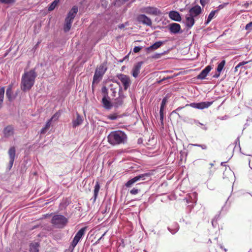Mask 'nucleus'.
Segmentation results:
<instances>
[{
	"label": "nucleus",
	"mask_w": 252,
	"mask_h": 252,
	"mask_svg": "<svg viewBox=\"0 0 252 252\" xmlns=\"http://www.w3.org/2000/svg\"><path fill=\"white\" fill-rule=\"evenodd\" d=\"M86 228V227H83L77 232L69 247L70 250L72 251L74 250L78 243L84 235Z\"/></svg>",
	"instance_id": "nucleus-5"
},
{
	"label": "nucleus",
	"mask_w": 252,
	"mask_h": 252,
	"mask_svg": "<svg viewBox=\"0 0 252 252\" xmlns=\"http://www.w3.org/2000/svg\"><path fill=\"white\" fill-rule=\"evenodd\" d=\"M83 122L82 117L78 113L76 114V118L72 120V126L76 127L82 124Z\"/></svg>",
	"instance_id": "nucleus-23"
},
{
	"label": "nucleus",
	"mask_w": 252,
	"mask_h": 252,
	"mask_svg": "<svg viewBox=\"0 0 252 252\" xmlns=\"http://www.w3.org/2000/svg\"><path fill=\"white\" fill-rule=\"evenodd\" d=\"M68 222L67 219L61 215H54L51 220L53 225L57 228H63L66 226Z\"/></svg>",
	"instance_id": "nucleus-3"
},
{
	"label": "nucleus",
	"mask_w": 252,
	"mask_h": 252,
	"mask_svg": "<svg viewBox=\"0 0 252 252\" xmlns=\"http://www.w3.org/2000/svg\"><path fill=\"white\" fill-rule=\"evenodd\" d=\"M77 12H78V8L77 6H74L69 11V12L67 14V17L73 20L74 18H75Z\"/></svg>",
	"instance_id": "nucleus-24"
},
{
	"label": "nucleus",
	"mask_w": 252,
	"mask_h": 252,
	"mask_svg": "<svg viewBox=\"0 0 252 252\" xmlns=\"http://www.w3.org/2000/svg\"><path fill=\"white\" fill-rule=\"evenodd\" d=\"M212 102L206 101V102H193L189 104H187L186 106H190L192 108L198 109H203L205 108H207L209 107L212 104Z\"/></svg>",
	"instance_id": "nucleus-8"
},
{
	"label": "nucleus",
	"mask_w": 252,
	"mask_h": 252,
	"mask_svg": "<svg viewBox=\"0 0 252 252\" xmlns=\"http://www.w3.org/2000/svg\"><path fill=\"white\" fill-rule=\"evenodd\" d=\"M252 61H248V62H240L237 65H236L235 67V72H236L238 71V68L241 67V66H242L244 65H245L246 64L250 63V62H251Z\"/></svg>",
	"instance_id": "nucleus-34"
},
{
	"label": "nucleus",
	"mask_w": 252,
	"mask_h": 252,
	"mask_svg": "<svg viewBox=\"0 0 252 252\" xmlns=\"http://www.w3.org/2000/svg\"><path fill=\"white\" fill-rule=\"evenodd\" d=\"M169 29L170 32L172 33H178L181 31V26L177 23H172L169 25Z\"/></svg>",
	"instance_id": "nucleus-17"
},
{
	"label": "nucleus",
	"mask_w": 252,
	"mask_h": 252,
	"mask_svg": "<svg viewBox=\"0 0 252 252\" xmlns=\"http://www.w3.org/2000/svg\"><path fill=\"white\" fill-rule=\"evenodd\" d=\"M193 16L189 14L186 16V24L187 27L190 28L194 24Z\"/></svg>",
	"instance_id": "nucleus-21"
},
{
	"label": "nucleus",
	"mask_w": 252,
	"mask_h": 252,
	"mask_svg": "<svg viewBox=\"0 0 252 252\" xmlns=\"http://www.w3.org/2000/svg\"><path fill=\"white\" fill-rule=\"evenodd\" d=\"M140 191V189H137V188H133L130 191V193L131 194H133V195H135V194H137Z\"/></svg>",
	"instance_id": "nucleus-38"
},
{
	"label": "nucleus",
	"mask_w": 252,
	"mask_h": 252,
	"mask_svg": "<svg viewBox=\"0 0 252 252\" xmlns=\"http://www.w3.org/2000/svg\"><path fill=\"white\" fill-rule=\"evenodd\" d=\"M102 103L103 107L106 109H110L112 107V103L110 101V98L106 94L104 95L102 99Z\"/></svg>",
	"instance_id": "nucleus-16"
},
{
	"label": "nucleus",
	"mask_w": 252,
	"mask_h": 252,
	"mask_svg": "<svg viewBox=\"0 0 252 252\" xmlns=\"http://www.w3.org/2000/svg\"><path fill=\"white\" fill-rule=\"evenodd\" d=\"M122 90V88L120 87V90Z\"/></svg>",
	"instance_id": "nucleus-58"
},
{
	"label": "nucleus",
	"mask_w": 252,
	"mask_h": 252,
	"mask_svg": "<svg viewBox=\"0 0 252 252\" xmlns=\"http://www.w3.org/2000/svg\"><path fill=\"white\" fill-rule=\"evenodd\" d=\"M137 20L139 23L150 26L152 22L151 19L144 14H140L137 17Z\"/></svg>",
	"instance_id": "nucleus-10"
},
{
	"label": "nucleus",
	"mask_w": 252,
	"mask_h": 252,
	"mask_svg": "<svg viewBox=\"0 0 252 252\" xmlns=\"http://www.w3.org/2000/svg\"><path fill=\"white\" fill-rule=\"evenodd\" d=\"M194 124L196 125L203 126V127H202V129H204V130H206L207 129V128H208L207 126H205L203 125V124L199 122L197 120H194Z\"/></svg>",
	"instance_id": "nucleus-39"
},
{
	"label": "nucleus",
	"mask_w": 252,
	"mask_h": 252,
	"mask_svg": "<svg viewBox=\"0 0 252 252\" xmlns=\"http://www.w3.org/2000/svg\"><path fill=\"white\" fill-rule=\"evenodd\" d=\"M163 111H164V109H163L162 108H160V111H159L160 120V121H161V123L162 124H163V118H164Z\"/></svg>",
	"instance_id": "nucleus-37"
},
{
	"label": "nucleus",
	"mask_w": 252,
	"mask_h": 252,
	"mask_svg": "<svg viewBox=\"0 0 252 252\" xmlns=\"http://www.w3.org/2000/svg\"><path fill=\"white\" fill-rule=\"evenodd\" d=\"M58 114L56 113L55 114H54L53 115V116L50 120H48V121L46 123L45 126L41 129L40 133L41 134H45L47 132V131L49 129V128L50 127L51 121L54 119H58Z\"/></svg>",
	"instance_id": "nucleus-13"
},
{
	"label": "nucleus",
	"mask_w": 252,
	"mask_h": 252,
	"mask_svg": "<svg viewBox=\"0 0 252 252\" xmlns=\"http://www.w3.org/2000/svg\"><path fill=\"white\" fill-rule=\"evenodd\" d=\"M197 199V193L196 192H193L188 194V196L184 199L186 203H196Z\"/></svg>",
	"instance_id": "nucleus-12"
},
{
	"label": "nucleus",
	"mask_w": 252,
	"mask_h": 252,
	"mask_svg": "<svg viewBox=\"0 0 252 252\" xmlns=\"http://www.w3.org/2000/svg\"><path fill=\"white\" fill-rule=\"evenodd\" d=\"M169 17L172 20L177 22H180L182 20L180 14L176 11H170L169 13Z\"/></svg>",
	"instance_id": "nucleus-20"
},
{
	"label": "nucleus",
	"mask_w": 252,
	"mask_h": 252,
	"mask_svg": "<svg viewBox=\"0 0 252 252\" xmlns=\"http://www.w3.org/2000/svg\"><path fill=\"white\" fill-rule=\"evenodd\" d=\"M16 150L14 147H11L8 150V154L10 160L9 162V169H10L13 164L15 157Z\"/></svg>",
	"instance_id": "nucleus-11"
},
{
	"label": "nucleus",
	"mask_w": 252,
	"mask_h": 252,
	"mask_svg": "<svg viewBox=\"0 0 252 252\" xmlns=\"http://www.w3.org/2000/svg\"><path fill=\"white\" fill-rule=\"evenodd\" d=\"M108 142L113 146L124 144L127 142L126 134L122 130L111 132L107 136Z\"/></svg>",
	"instance_id": "nucleus-2"
},
{
	"label": "nucleus",
	"mask_w": 252,
	"mask_h": 252,
	"mask_svg": "<svg viewBox=\"0 0 252 252\" xmlns=\"http://www.w3.org/2000/svg\"><path fill=\"white\" fill-rule=\"evenodd\" d=\"M102 92L104 94V95L106 94L107 95H107V89H106V88L105 87H103L102 88Z\"/></svg>",
	"instance_id": "nucleus-47"
},
{
	"label": "nucleus",
	"mask_w": 252,
	"mask_h": 252,
	"mask_svg": "<svg viewBox=\"0 0 252 252\" xmlns=\"http://www.w3.org/2000/svg\"><path fill=\"white\" fill-rule=\"evenodd\" d=\"M167 101V98L166 97L163 98V99L162 100V102H161V104L160 108H162V109H164V106H165Z\"/></svg>",
	"instance_id": "nucleus-40"
},
{
	"label": "nucleus",
	"mask_w": 252,
	"mask_h": 252,
	"mask_svg": "<svg viewBox=\"0 0 252 252\" xmlns=\"http://www.w3.org/2000/svg\"><path fill=\"white\" fill-rule=\"evenodd\" d=\"M100 189V186L98 182H96L94 187V201H95Z\"/></svg>",
	"instance_id": "nucleus-27"
},
{
	"label": "nucleus",
	"mask_w": 252,
	"mask_h": 252,
	"mask_svg": "<svg viewBox=\"0 0 252 252\" xmlns=\"http://www.w3.org/2000/svg\"><path fill=\"white\" fill-rule=\"evenodd\" d=\"M249 166L251 169H252V166L251 165L250 163H249Z\"/></svg>",
	"instance_id": "nucleus-54"
},
{
	"label": "nucleus",
	"mask_w": 252,
	"mask_h": 252,
	"mask_svg": "<svg viewBox=\"0 0 252 252\" xmlns=\"http://www.w3.org/2000/svg\"><path fill=\"white\" fill-rule=\"evenodd\" d=\"M140 11L142 13L154 15H158L160 13V11L157 8L152 6L142 7Z\"/></svg>",
	"instance_id": "nucleus-7"
},
{
	"label": "nucleus",
	"mask_w": 252,
	"mask_h": 252,
	"mask_svg": "<svg viewBox=\"0 0 252 252\" xmlns=\"http://www.w3.org/2000/svg\"><path fill=\"white\" fill-rule=\"evenodd\" d=\"M190 145H192L193 146H196V147H199V146H200V144H191Z\"/></svg>",
	"instance_id": "nucleus-52"
},
{
	"label": "nucleus",
	"mask_w": 252,
	"mask_h": 252,
	"mask_svg": "<svg viewBox=\"0 0 252 252\" xmlns=\"http://www.w3.org/2000/svg\"><path fill=\"white\" fill-rule=\"evenodd\" d=\"M199 147H201L202 149L203 150H205V149H207V146L206 145H204V144H203V145H200V146H199Z\"/></svg>",
	"instance_id": "nucleus-48"
},
{
	"label": "nucleus",
	"mask_w": 252,
	"mask_h": 252,
	"mask_svg": "<svg viewBox=\"0 0 252 252\" xmlns=\"http://www.w3.org/2000/svg\"><path fill=\"white\" fill-rule=\"evenodd\" d=\"M164 54V53H160V54H156L153 56V58L155 59H158L160 57V56Z\"/></svg>",
	"instance_id": "nucleus-45"
},
{
	"label": "nucleus",
	"mask_w": 252,
	"mask_h": 252,
	"mask_svg": "<svg viewBox=\"0 0 252 252\" xmlns=\"http://www.w3.org/2000/svg\"><path fill=\"white\" fill-rule=\"evenodd\" d=\"M115 83H117V84H118L119 85H120V84H119V83H118L117 81H115ZM119 86H120V85H119Z\"/></svg>",
	"instance_id": "nucleus-56"
},
{
	"label": "nucleus",
	"mask_w": 252,
	"mask_h": 252,
	"mask_svg": "<svg viewBox=\"0 0 252 252\" xmlns=\"http://www.w3.org/2000/svg\"><path fill=\"white\" fill-rule=\"evenodd\" d=\"M220 72H218V73H216L214 75V77L218 78L220 76Z\"/></svg>",
	"instance_id": "nucleus-50"
},
{
	"label": "nucleus",
	"mask_w": 252,
	"mask_h": 252,
	"mask_svg": "<svg viewBox=\"0 0 252 252\" xmlns=\"http://www.w3.org/2000/svg\"><path fill=\"white\" fill-rule=\"evenodd\" d=\"M39 245L37 243H32L30 245L31 252H38Z\"/></svg>",
	"instance_id": "nucleus-28"
},
{
	"label": "nucleus",
	"mask_w": 252,
	"mask_h": 252,
	"mask_svg": "<svg viewBox=\"0 0 252 252\" xmlns=\"http://www.w3.org/2000/svg\"><path fill=\"white\" fill-rule=\"evenodd\" d=\"M142 49V47H139V46H135L134 48H133V52L134 53H138L139 52L140 50Z\"/></svg>",
	"instance_id": "nucleus-43"
},
{
	"label": "nucleus",
	"mask_w": 252,
	"mask_h": 252,
	"mask_svg": "<svg viewBox=\"0 0 252 252\" xmlns=\"http://www.w3.org/2000/svg\"><path fill=\"white\" fill-rule=\"evenodd\" d=\"M12 85H10L8 86L6 92V95L8 98L9 100H11L13 99L14 97L12 96Z\"/></svg>",
	"instance_id": "nucleus-26"
},
{
	"label": "nucleus",
	"mask_w": 252,
	"mask_h": 252,
	"mask_svg": "<svg viewBox=\"0 0 252 252\" xmlns=\"http://www.w3.org/2000/svg\"><path fill=\"white\" fill-rule=\"evenodd\" d=\"M60 0H54L48 7L49 11L53 10L59 3Z\"/></svg>",
	"instance_id": "nucleus-29"
},
{
	"label": "nucleus",
	"mask_w": 252,
	"mask_h": 252,
	"mask_svg": "<svg viewBox=\"0 0 252 252\" xmlns=\"http://www.w3.org/2000/svg\"><path fill=\"white\" fill-rule=\"evenodd\" d=\"M4 92V87L0 88V108L1 107V105L3 101Z\"/></svg>",
	"instance_id": "nucleus-30"
},
{
	"label": "nucleus",
	"mask_w": 252,
	"mask_h": 252,
	"mask_svg": "<svg viewBox=\"0 0 252 252\" xmlns=\"http://www.w3.org/2000/svg\"><path fill=\"white\" fill-rule=\"evenodd\" d=\"M108 118L111 120H115L117 119V116L116 114H111L108 116Z\"/></svg>",
	"instance_id": "nucleus-42"
},
{
	"label": "nucleus",
	"mask_w": 252,
	"mask_h": 252,
	"mask_svg": "<svg viewBox=\"0 0 252 252\" xmlns=\"http://www.w3.org/2000/svg\"><path fill=\"white\" fill-rule=\"evenodd\" d=\"M225 163V162H221V165H224V164Z\"/></svg>",
	"instance_id": "nucleus-55"
},
{
	"label": "nucleus",
	"mask_w": 252,
	"mask_h": 252,
	"mask_svg": "<svg viewBox=\"0 0 252 252\" xmlns=\"http://www.w3.org/2000/svg\"><path fill=\"white\" fill-rule=\"evenodd\" d=\"M211 69L212 67L210 65L207 66L197 76V78L201 80L205 79L207 74L211 71Z\"/></svg>",
	"instance_id": "nucleus-15"
},
{
	"label": "nucleus",
	"mask_w": 252,
	"mask_h": 252,
	"mask_svg": "<svg viewBox=\"0 0 252 252\" xmlns=\"http://www.w3.org/2000/svg\"><path fill=\"white\" fill-rule=\"evenodd\" d=\"M125 27V25L124 24L119 25V28L121 29L124 28Z\"/></svg>",
	"instance_id": "nucleus-49"
},
{
	"label": "nucleus",
	"mask_w": 252,
	"mask_h": 252,
	"mask_svg": "<svg viewBox=\"0 0 252 252\" xmlns=\"http://www.w3.org/2000/svg\"><path fill=\"white\" fill-rule=\"evenodd\" d=\"M117 76L123 85L124 89L125 90H127L131 84V81L129 77L123 74H118Z\"/></svg>",
	"instance_id": "nucleus-6"
},
{
	"label": "nucleus",
	"mask_w": 252,
	"mask_h": 252,
	"mask_svg": "<svg viewBox=\"0 0 252 252\" xmlns=\"http://www.w3.org/2000/svg\"><path fill=\"white\" fill-rule=\"evenodd\" d=\"M217 11V10H214V11H212L210 12V13L209 14V15L208 17L207 21L206 22L207 24H208L212 20V19L214 18V17L215 15V13Z\"/></svg>",
	"instance_id": "nucleus-32"
},
{
	"label": "nucleus",
	"mask_w": 252,
	"mask_h": 252,
	"mask_svg": "<svg viewBox=\"0 0 252 252\" xmlns=\"http://www.w3.org/2000/svg\"><path fill=\"white\" fill-rule=\"evenodd\" d=\"M72 24L65 23L63 27L64 31L66 32H68L71 27Z\"/></svg>",
	"instance_id": "nucleus-36"
},
{
	"label": "nucleus",
	"mask_w": 252,
	"mask_h": 252,
	"mask_svg": "<svg viewBox=\"0 0 252 252\" xmlns=\"http://www.w3.org/2000/svg\"><path fill=\"white\" fill-rule=\"evenodd\" d=\"M223 7V5H220L219 6H218V8L219 9H220L221 8H222Z\"/></svg>",
	"instance_id": "nucleus-53"
},
{
	"label": "nucleus",
	"mask_w": 252,
	"mask_h": 252,
	"mask_svg": "<svg viewBox=\"0 0 252 252\" xmlns=\"http://www.w3.org/2000/svg\"><path fill=\"white\" fill-rule=\"evenodd\" d=\"M72 22H73V19H70V18L66 16V17L65 19V23L72 24Z\"/></svg>",
	"instance_id": "nucleus-44"
},
{
	"label": "nucleus",
	"mask_w": 252,
	"mask_h": 252,
	"mask_svg": "<svg viewBox=\"0 0 252 252\" xmlns=\"http://www.w3.org/2000/svg\"><path fill=\"white\" fill-rule=\"evenodd\" d=\"M124 96H120L119 97L117 98L116 100H115V106L118 107H119V106L121 105L123 103V98H124Z\"/></svg>",
	"instance_id": "nucleus-31"
},
{
	"label": "nucleus",
	"mask_w": 252,
	"mask_h": 252,
	"mask_svg": "<svg viewBox=\"0 0 252 252\" xmlns=\"http://www.w3.org/2000/svg\"><path fill=\"white\" fill-rule=\"evenodd\" d=\"M142 64V62H139L134 65L132 70V75L134 77L136 78L138 76Z\"/></svg>",
	"instance_id": "nucleus-14"
},
{
	"label": "nucleus",
	"mask_w": 252,
	"mask_h": 252,
	"mask_svg": "<svg viewBox=\"0 0 252 252\" xmlns=\"http://www.w3.org/2000/svg\"><path fill=\"white\" fill-rule=\"evenodd\" d=\"M106 232H105L102 236L101 237L97 240V241L96 242H98L105 235Z\"/></svg>",
	"instance_id": "nucleus-51"
},
{
	"label": "nucleus",
	"mask_w": 252,
	"mask_h": 252,
	"mask_svg": "<svg viewBox=\"0 0 252 252\" xmlns=\"http://www.w3.org/2000/svg\"><path fill=\"white\" fill-rule=\"evenodd\" d=\"M245 29L246 30L251 31L252 30V21L246 25Z\"/></svg>",
	"instance_id": "nucleus-41"
},
{
	"label": "nucleus",
	"mask_w": 252,
	"mask_h": 252,
	"mask_svg": "<svg viewBox=\"0 0 252 252\" xmlns=\"http://www.w3.org/2000/svg\"><path fill=\"white\" fill-rule=\"evenodd\" d=\"M189 12L192 16L196 17L201 13V8L200 6L195 5L189 9Z\"/></svg>",
	"instance_id": "nucleus-18"
},
{
	"label": "nucleus",
	"mask_w": 252,
	"mask_h": 252,
	"mask_svg": "<svg viewBox=\"0 0 252 252\" xmlns=\"http://www.w3.org/2000/svg\"><path fill=\"white\" fill-rule=\"evenodd\" d=\"M0 1L2 3L11 5L14 3L16 0H0Z\"/></svg>",
	"instance_id": "nucleus-35"
},
{
	"label": "nucleus",
	"mask_w": 252,
	"mask_h": 252,
	"mask_svg": "<svg viewBox=\"0 0 252 252\" xmlns=\"http://www.w3.org/2000/svg\"><path fill=\"white\" fill-rule=\"evenodd\" d=\"M179 225L177 223H174L172 225V226H170L168 227V230L172 234H174L176 233L179 230Z\"/></svg>",
	"instance_id": "nucleus-25"
},
{
	"label": "nucleus",
	"mask_w": 252,
	"mask_h": 252,
	"mask_svg": "<svg viewBox=\"0 0 252 252\" xmlns=\"http://www.w3.org/2000/svg\"><path fill=\"white\" fill-rule=\"evenodd\" d=\"M37 74L34 70L27 71L22 75L21 89L26 92L30 90L33 86Z\"/></svg>",
	"instance_id": "nucleus-1"
},
{
	"label": "nucleus",
	"mask_w": 252,
	"mask_h": 252,
	"mask_svg": "<svg viewBox=\"0 0 252 252\" xmlns=\"http://www.w3.org/2000/svg\"><path fill=\"white\" fill-rule=\"evenodd\" d=\"M214 224V220L212 221V224L213 225Z\"/></svg>",
	"instance_id": "nucleus-57"
},
{
	"label": "nucleus",
	"mask_w": 252,
	"mask_h": 252,
	"mask_svg": "<svg viewBox=\"0 0 252 252\" xmlns=\"http://www.w3.org/2000/svg\"><path fill=\"white\" fill-rule=\"evenodd\" d=\"M225 63V61L224 60L222 61L218 65L217 70L218 72H220L223 68L224 67V66Z\"/></svg>",
	"instance_id": "nucleus-33"
},
{
	"label": "nucleus",
	"mask_w": 252,
	"mask_h": 252,
	"mask_svg": "<svg viewBox=\"0 0 252 252\" xmlns=\"http://www.w3.org/2000/svg\"><path fill=\"white\" fill-rule=\"evenodd\" d=\"M107 67L104 64H101L98 67L95 71L94 77L93 85L94 83L97 84L102 79V76L105 73Z\"/></svg>",
	"instance_id": "nucleus-4"
},
{
	"label": "nucleus",
	"mask_w": 252,
	"mask_h": 252,
	"mask_svg": "<svg viewBox=\"0 0 252 252\" xmlns=\"http://www.w3.org/2000/svg\"><path fill=\"white\" fill-rule=\"evenodd\" d=\"M163 42L161 41L156 42L151 46L146 48V50L147 52H150L159 48L163 44Z\"/></svg>",
	"instance_id": "nucleus-22"
},
{
	"label": "nucleus",
	"mask_w": 252,
	"mask_h": 252,
	"mask_svg": "<svg viewBox=\"0 0 252 252\" xmlns=\"http://www.w3.org/2000/svg\"><path fill=\"white\" fill-rule=\"evenodd\" d=\"M209 2V0H200V4L203 6H205L206 3Z\"/></svg>",
	"instance_id": "nucleus-46"
},
{
	"label": "nucleus",
	"mask_w": 252,
	"mask_h": 252,
	"mask_svg": "<svg viewBox=\"0 0 252 252\" xmlns=\"http://www.w3.org/2000/svg\"><path fill=\"white\" fill-rule=\"evenodd\" d=\"M3 134L5 137H9L14 134V128L12 126H8L3 129Z\"/></svg>",
	"instance_id": "nucleus-19"
},
{
	"label": "nucleus",
	"mask_w": 252,
	"mask_h": 252,
	"mask_svg": "<svg viewBox=\"0 0 252 252\" xmlns=\"http://www.w3.org/2000/svg\"><path fill=\"white\" fill-rule=\"evenodd\" d=\"M148 175L147 174H143L139 175L138 176H137L129 180L128 181H127L126 184L125 186L127 188L131 187L136 182L140 181V180H143L145 179L144 177L145 176H147Z\"/></svg>",
	"instance_id": "nucleus-9"
}]
</instances>
